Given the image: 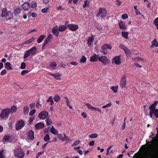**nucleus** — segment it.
Returning a JSON list of instances; mask_svg holds the SVG:
<instances>
[{
  "instance_id": "nucleus-45",
  "label": "nucleus",
  "mask_w": 158,
  "mask_h": 158,
  "mask_svg": "<svg viewBox=\"0 0 158 158\" xmlns=\"http://www.w3.org/2000/svg\"><path fill=\"white\" fill-rule=\"evenodd\" d=\"M49 10V8L48 7L42 9L41 10V11L43 13H47Z\"/></svg>"
},
{
  "instance_id": "nucleus-24",
  "label": "nucleus",
  "mask_w": 158,
  "mask_h": 158,
  "mask_svg": "<svg viewBox=\"0 0 158 158\" xmlns=\"http://www.w3.org/2000/svg\"><path fill=\"white\" fill-rule=\"evenodd\" d=\"M66 28L67 27L64 25H60L59 26L58 31L61 32L64 31L65 30H66Z\"/></svg>"
},
{
  "instance_id": "nucleus-25",
  "label": "nucleus",
  "mask_w": 158,
  "mask_h": 158,
  "mask_svg": "<svg viewBox=\"0 0 158 158\" xmlns=\"http://www.w3.org/2000/svg\"><path fill=\"white\" fill-rule=\"evenodd\" d=\"M35 39L34 37H32L31 39L28 40L27 41L24 42V44H31L32 42L34 41Z\"/></svg>"
},
{
  "instance_id": "nucleus-19",
  "label": "nucleus",
  "mask_w": 158,
  "mask_h": 158,
  "mask_svg": "<svg viewBox=\"0 0 158 158\" xmlns=\"http://www.w3.org/2000/svg\"><path fill=\"white\" fill-rule=\"evenodd\" d=\"M28 51L30 54L32 55H33L36 53V48L35 47H33L28 49Z\"/></svg>"
},
{
  "instance_id": "nucleus-36",
  "label": "nucleus",
  "mask_w": 158,
  "mask_h": 158,
  "mask_svg": "<svg viewBox=\"0 0 158 158\" xmlns=\"http://www.w3.org/2000/svg\"><path fill=\"white\" fill-rule=\"evenodd\" d=\"M86 106H87V108L92 111H94L95 107L92 106L89 103H87L86 104Z\"/></svg>"
},
{
  "instance_id": "nucleus-43",
  "label": "nucleus",
  "mask_w": 158,
  "mask_h": 158,
  "mask_svg": "<svg viewBox=\"0 0 158 158\" xmlns=\"http://www.w3.org/2000/svg\"><path fill=\"white\" fill-rule=\"evenodd\" d=\"M86 58L85 57L84 55H83L82 56L81 58V59L80 62H81L84 63L86 62Z\"/></svg>"
},
{
  "instance_id": "nucleus-26",
  "label": "nucleus",
  "mask_w": 158,
  "mask_h": 158,
  "mask_svg": "<svg viewBox=\"0 0 158 158\" xmlns=\"http://www.w3.org/2000/svg\"><path fill=\"white\" fill-rule=\"evenodd\" d=\"M21 11V9L20 7H18L15 9L14 10V12L15 15H16L19 14Z\"/></svg>"
},
{
  "instance_id": "nucleus-5",
  "label": "nucleus",
  "mask_w": 158,
  "mask_h": 158,
  "mask_svg": "<svg viewBox=\"0 0 158 158\" xmlns=\"http://www.w3.org/2000/svg\"><path fill=\"white\" fill-rule=\"evenodd\" d=\"M25 125L24 121L23 120L19 121L17 122L15 124V129L18 131L21 129Z\"/></svg>"
},
{
  "instance_id": "nucleus-48",
  "label": "nucleus",
  "mask_w": 158,
  "mask_h": 158,
  "mask_svg": "<svg viewBox=\"0 0 158 158\" xmlns=\"http://www.w3.org/2000/svg\"><path fill=\"white\" fill-rule=\"evenodd\" d=\"M46 125L47 126H50L52 124V122L50 119H46Z\"/></svg>"
},
{
  "instance_id": "nucleus-23",
  "label": "nucleus",
  "mask_w": 158,
  "mask_h": 158,
  "mask_svg": "<svg viewBox=\"0 0 158 158\" xmlns=\"http://www.w3.org/2000/svg\"><path fill=\"white\" fill-rule=\"evenodd\" d=\"M151 44H152L151 47L154 46L155 47H158V43L156 40L155 39L152 41Z\"/></svg>"
},
{
  "instance_id": "nucleus-34",
  "label": "nucleus",
  "mask_w": 158,
  "mask_h": 158,
  "mask_svg": "<svg viewBox=\"0 0 158 158\" xmlns=\"http://www.w3.org/2000/svg\"><path fill=\"white\" fill-rule=\"evenodd\" d=\"M29 111V109L28 106H25L23 108V112L24 114H28Z\"/></svg>"
},
{
  "instance_id": "nucleus-50",
  "label": "nucleus",
  "mask_w": 158,
  "mask_h": 158,
  "mask_svg": "<svg viewBox=\"0 0 158 158\" xmlns=\"http://www.w3.org/2000/svg\"><path fill=\"white\" fill-rule=\"evenodd\" d=\"M4 151L3 149L0 150V158H5V156L3 155V152Z\"/></svg>"
},
{
  "instance_id": "nucleus-58",
  "label": "nucleus",
  "mask_w": 158,
  "mask_h": 158,
  "mask_svg": "<svg viewBox=\"0 0 158 158\" xmlns=\"http://www.w3.org/2000/svg\"><path fill=\"white\" fill-rule=\"evenodd\" d=\"M111 105V103H109L107 104L106 105L102 106V108H106L108 107H110Z\"/></svg>"
},
{
  "instance_id": "nucleus-46",
  "label": "nucleus",
  "mask_w": 158,
  "mask_h": 158,
  "mask_svg": "<svg viewBox=\"0 0 158 158\" xmlns=\"http://www.w3.org/2000/svg\"><path fill=\"white\" fill-rule=\"evenodd\" d=\"M128 18V15L126 14H123L122 15V18L123 19H125Z\"/></svg>"
},
{
  "instance_id": "nucleus-53",
  "label": "nucleus",
  "mask_w": 158,
  "mask_h": 158,
  "mask_svg": "<svg viewBox=\"0 0 158 158\" xmlns=\"http://www.w3.org/2000/svg\"><path fill=\"white\" fill-rule=\"evenodd\" d=\"M149 138H152V139H153V140L151 141L150 142H148L149 143H152L154 142V141H155L156 140L155 138L154 137H152V135H150L149 136Z\"/></svg>"
},
{
  "instance_id": "nucleus-27",
  "label": "nucleus",
  "mask_w": 158,
  "mask_h": 158,
  "mask_svg": "<svg viewBox=\"0 0 158 158\" xmlns=\"http://www.w3.org/2000/svg\"><path fill=\"white\" fill-rule=\"evenodd\" d=\"M50 132L54 135H57L58 133V131L55 129L53 126H52V127L51 128Z\"/></svg>"
},
{
  "instance_id": "nucleus-6",
  "label": "nucleus",
  "mask_w": 158,
  "mask_h": 158,
  "mask_svg": "<svg viewBox=\"0 0 158 158\" xmlns=\"http://www.w3.org/2000/svg\"><path fill=\"white\" fill-rule=\"evenodd\" d=\"M53 36L52 34H49L47 36L46 39L44 40L43 46H42V49H43L46 46V44L49 42H52V40L53 38Z\"/></svg>"
},
{
  "instance_id": "nucleus-29",
  "label": "nucleus",
  "mask_w": 158,
  "mask_h": 158,
  "mask_svg": "<svg viewBox=\"0 0 158 158\" xmlns=\"http://www.w3.org/2000/svg\"><path fill=\"white\" fill-rule=\"evenodd\" d=\"M112 48L111 46L109 44H105L102 45L101 47V48L107 49H111Z\"/></svg>"
},
{
  "instance_id": "nucleus-44",
  "label": "nucleus",
  "mask_w": 158,
  "mask_h": 158,
  "mask_svg": "<svg viewBox=\"0 0 158 158\" xmlns=\"http://www.w3.org/2000/svg\"><path fill=\"white\" fill-rule=\"evenodd\" d=\"M58 137L62 141H64L65 140V138L62 137L61 134H58Z\"/></svg>"
},
{
  "instance_id": "nucleus-2",
  "label": "nucleus",
  "mask_w": 158,
  "mask_h": 158,
  "mask_svg": "<svg viewBox=\"0 0 158 158\" xmlns=\"http://www.w3.org/2000/svg\"><path fill=\"white\" fill-rule=\"evenodd\" d=\"M14 155L16 157L23 158L24 153L21 148H19L14 150Z\"/></svg>"
},
{
  "instance_id": "nucleus-54",
  "label": "nucleus",
  "mask_w": 158,
  "mask_h": 158,
  "mask_svg": "<svg viewBox=\"0 0 158 158\" xmlns=\"http://www.w3.org/2000/svg\"><path fill=\"white\" fill-rule=\"evenodd\" d=\"M80 143V141L79 140L75 141L72 145V146H76L78 145Z\"/></svg>"
},
{
  "instance_id": "nucleus-37",
  "label": "nucleus",
  "mask_w": 158,
  "mask_h": 158,
  "mask_svg": "<svg viewBox=\"0 0 158 158\" xmlns=\"http://www.w3.org/2000/svg\"><path fill=\"white\" fill-rule=\"evenodd\" d=\"M30 54L28 51V50L26 51L25 52L23 58L24 59H25L27 58L28 56H29L30 55Z\"/></svg>"
},
{
  "instance_id": "nucleus-14",
  "label": "nucleus",
  "mask_w": 158,
  "mask_h": 158,
  "mask_svg": "<svg viewBox=\"0 0 158 158\" xmlns=\"http://www.w3.org/2000/svg\"><path fill=\"white\" fill-rule=\"evenodd\" d=\"M99 55L96 54H94L91 56L90 57V61L92 62L97 61L98 60L99 58Z\"/></svg>"
},
{
  "instance_id": "nucleus-57",
  "label": "nucleus",
  "mask_w": 158,
  "mask_h": 158,
  "mask_svg": "<svg viewBox=\"0 0 158 158\" xmlns=\"http://www.w3.org/2000/svg\"><path fill=\"white\" fill-rule=\"evenodd\" d=\"M6 72V71L5 69H3L1 72L0 74L2 75H3L5 74Z\"/></svg>"
},
{
  "instance_id": "nucleus-28",
  "label": "nucleus",
  "mask_w": 158,
  "mask_h": 158,
  "mask_svg": "<svg viewBox=\"0 0 158 158\" xmlns=\"http://www.w3.org/2000/svg\"><path fill=\"white\" fill-rule=\"evenodd\" d=\"M10 136L9 134H6L4 135L3 137V140L6 141L9 140L10 138Z\"/></svg>"
},
{
  "instance_id": "nucleus-62",
  "label": "nucleus",
  "mask_w": 158,
  "mask_h": 158,
  "mask_svg": "<svg viewBox=\"0 0 158 158\" xmlns=\"http://www.w3.org/2000/svg\"><path fill=\"white\" fill-rule=\"evenodd\" d=\"M156 157V155L153 153H151L150 155H149L148 158H155Z\"/></svg>"
},
{
  "instance_id": "nucleus-32",
  "label": "nucleus",
  "mask_w": 158,
  "mask_h": 158,
  "mask_svg": "<svg viewBox=\"0 0 158 158\" xmlns=\"http://www.w3.org/2000/svg\"><path fill=\"white\" fill-rule=\"evenodd\" d=\"M127 57H129L130 56L131 53L130 52V50L129 49L127 48L126 50L124 51Z\"/></svg>"
},
{
  "instance_id": "nucleus-49",
  "label": "nucleus",
  "mask_w": 158,
  "mask_h": 158,
  "mask_svg": "<svg viewBox=\"0 0 158 158\" xmlns=\"http://www.w3.org/2000/svg\"><path fill=\"white\" fill-rule=\"evenodd\" d=\"M119 47L123 49L124 51H125L127 48H126L124 45L122 44H120L119 45Z\"/></svg>"
},
{
  "instance_id": "nucleus-15",
  "label": "nucleus",
  "mask_w": 158,
  "mask_h": 158,
  "mask_svg": "<svg viewBox=\"0 0 158 158\" xmlns=\"http://www.w3.org/2000/svg\"><path fill=\"white\" fill-rule=\"evenodd\" d=\"M58 30V28L57 26L54 27L52 30V33L56 36H58L59 34Z\"/></svg>"
},
{
  "instance_id": "nucleus-22",
  "label": "nucleus",
  "mask_w": 158,
  "mask_h": 158,
  "mask_svg": "<svg viewBox=\"0 0 158 158\" xmlns=\"http://www.w3.org/2000/svg\"><path fill=\"white\" fill-rule=\"evenodd\" d=\"M17 110V107L13 105L11 107L10 109L9 108L10 113H13L16 112Z\"/></svg>"
},
{
  "instance_id": "nucleus-41",
  "label": "nucleus",
  "mask_w": 158,
  "mask_h": 158,
  "mask_svg": "<svg viewBox=\"0 0 158 158\" xmlns=\"http://www.w3.org/2000/svg\"><path fill=\"white\" fill-rule=\"evenodd\" d=\"M90 138H96L98 137L97 134L96 133L92 134L89 136Z\"/></svg>"
},
{
  "instance_id": "nucleus-56",
  "label": "nucleus",
  "mask_w": 158,
  "mask_h": 158,
  "mask_svg": "<svg viewBox=\"0 0 158 158\" xmlns=\"http://www.w3.org/2000/svg\"><path fill=\"white\" fill-rule=\"evenodd\" d=\"M116 2L117 5L118 6H119L122 3V2L119 0H115Z\"/></svg>"
},
{
  "instance_id": "nucleus-30",
  "label": "nucleus",
  "mask_w": 158,
  "mask_h": 158,
  "mask_svg": "<svg viewBox=\"0 0 158 158\" xmlns=\"http://www.w3.org/2000/svg\"><path fill=\"white\" fill-rule=\"evenodd\" d=\"M5 66V68L7 69H12L11 64L8 62H6V63Z\"/></svg>"
},
{
  "instance_id": "nucleus-39",
  "label": "nucleus",
  "mask_w": 158,
  "mask_h": 158,
  "mask_svg": "<svg viewBox=\"0 0 158 158\" xmlns=\"http://www.w3.org/2000/svg\"><path fill=\"white\" fill-rule=\"evenodd\" d=\"M66 103L67 105L69 106V108L72 109V104L71 103V102H69L68 99H67V100L66 101Z\"/></svg>"
},
{
  "instance_id": "nucleus-18",
  "label": "nucleus",
  "mask_w": 158,
  "mask_h": 158,
  "mask_svg": "<svg viewBox=\"0 0 158 158\" xmlns=\"http://www.w3.org/2000/svg\"><path fill=\"white\" fill-rule=\"evenodd\" d=\"M50 75L53 76L57 80H60V76L61 74H59V73H55L54 74L50 73Z\"/></svg>"
},
{
  "instance_id": "nucleus-11",
  "label": "nucleus",
  "mask_w": 158,
  "mask_h": 158,
  "mask_svg": "<svg viewBox=\"0 0 158 158\" xmlns=\"http://www.w3.org/2000/svg\"><path fill=\"white\" fill-rule=\"evenodd\" d=\"M120 56H117L113 58L112 61V63L118 65L121 63Z\"/></svg>"
},
{
  "instance_id": "nucleus-63",
  "label": "nucleus",
  "mask_w": 158,
  "mask_h": 158,
  "mask_svg": "<svg viewBox=\"0 0 158 158\" xmlns=\"http://www.w3.org/2000/svg\"><path fill=\"white\" fill-rule=\"evenodd\" d=\"M47 102H50L51 105H52L53 104L54 102L53 99H47Z\"/></svg>"
},
{
  "instance_id": "nucleus-60",
  "label": "nucleus",
  "mask_w": 158,
  "mask_h": 158,
  "mask_svg": "<svg viewBox=\"0 0 158 158\" xmlns=\"http://www.w3.org/2000/svg\"><path fill=\"white\" fill-rule=\"evenodd\" d=\"M154 115L156 118H158V109L156 110Z\"/></svg>"
},
{
  "instance_id": "nucleus-21",
  "label": "nucleus",
  "mask_w": 158,
  "mask_h": 158,
  "mask_svg": "<svg viewBox=\"0 0 158 158\" xmlns=\"http://www.w3.org/2000/svg\"><path fill=\"white\" fill-rule=\"evenodd\" d=\"M46 36L44 35H40L37 40V42L38 44H40L41 42L45 38Z\"/></svg>"
},
{
  "instance_id": "nucleus-40",
  "label": "nucleus",
  "mask_w": 158,
  "mask_h": 158,
  "mask_svg": "<svg viewBox=\"0 0 158 158\" xmlns=\"http://www.w3.org/2000/svg\"><path fill=\"white\" fill-rule=\"evenodd\" d=\"M50 139V137L48 134L46 135L44 137V139L45 141H47Z\"/></svg>"
},
{
  "instance_id": "nucleus-20",
  "label": "nucleus",
  "mask_w": 158,
  "mask_h": 158,
  "mask_svg": "<svg viewBox=\"0 0 158 158\" xmlns=\"http://www.w3.org/2000/svg\"><path fill=\"white\" fill-rule=\"evenodd\" d=\"M119 28L121 29H124L126 30L127 27H126L125 23L122 21H121L119 23Z\"/></svg>"
},
{
  "instance_id": "nucleus-1",
  "label": "nucleus",
  "mask_w": 158,
  "mask_h": 158,
  "mask_svg": "<svg viewBox=\"0 0 158 158\" xmlns=\"http://www.w3.org/2000/svg\"><path fill=\"white\" fill-rule=\"evenodd\" d=\"M2 16L5 17L6 19L9 20L12 18L13 14L12 12L8 11L6 9L4 8L2 9Z\"/></svg>"
},
{
  "instance_id": "nucleus-42",
  "label": "nucleus",
  "mask_w": 158,
  "mask_h": 158,
  "mask_svg": "<svg viewBox=\"0 0 158 158\" xmlns=\"http://www.w3.org/2000/svg\"><path fill=\"white\" fill-rule=\"evenodd\" d=\"M89 1H88L87 0L85 1L84 2V5L83 6V7L85 8L87 6H89Z\"/></svg>"
},
{
  "instance_id": "nucleus-31",
  "label": "nucleus",
  "mask_w": 158,
  "mask_h": 158,
  "mask_svg": "<svg viewBox=\"0 0 158 158\" xmlns=\"http://www.w3.org/2000/svg\"><path fill=\"white\" fill-rule=\"evenodd\" d=\"M128 33L127 32L122 31V35L123 37L126 39H128Z\"/></svg>"
},
{
  "instance_id": "nucleus-38",
  "label": "nucleus",
  "mask_w": 158,
  "mask_h": 158,
  "mask_svg": "<svg viewBox=\"0 0 158 158\" xmlns=\"http://www.w3.org/2000/svg\"><path fill=\"white\" fill-rule=\"evenodd\" d=\"M153 24L156 26L157 29L158 30V18H156L154 20Z\"/></svg>"
},
{
  "instance_id": "nucleus-17",
  "label": "nucleus",
  "mask_w": 158,
  "mask_h": 158,
  "mask_svg": "<svg viewBox=\"0 0 158 158\" xmlns=\"http://www.w3.org/2000/svg\"><path fill=\"white\" fill-rule=\"evenodd\" d=\"M95 38V36L94 35H91L90 37L88 38L87 40V44L89 45H90L92 41H93Z\"/></svg>"
},
{
  "instance_id": "nucleus-3",
  "label": "nucleus",
  "mask_w": 158,
  "mask_h": 158,
  "mask_svg": "<svg viewBox=\"0 0 158 158\" xmlns=\"http://www.w3.org/2000/svg\"><path fill=\"white\" fill-rule=\"evenodd\" d=\"M9 108H7L2 110L0 114V117L2 118H7L10 114Z\"/></svg>"
},
{
  "instance_id": "nucleus-47",
  "label": "nucleus",
  "mask_w": 158,
  "mask_h": 158,
  "mask_svg": "<svg viewBox=\"0 0 158 158\" xmlns=\"http://www.w3.org/2000/svg\"><path fill=\"white\" fill-rule=\"evenodd\" d=\"M26 67V64L24 62H23L21 64V65L20 66V68L22 69H25Z\"/></svg>"
},
{
  "instance_id": "nucleus-10",
  "label": "nucleus",
  "mask_w": 158,
  "mask_h": 158,
  "mask_svg": "<svg viewBox=\"0 0 158 158\" xmlns=\"http://www.w3.org/2000/svg\"><path fill=\"white\" fill-rule=\"evenodd\" d=\"M67 27L71 31H75L77 30L78 27L77 25L69 24L67 26Z\"/></svg>"
},
{
  "instance_id": "nucleus-35",
  "label": "nucleus",
  "mask_w": 158,
  "mask_h": 158,
  "mask_svg": "<svg viewBox=\"0 0 158 158\" xmlns=\"http://www.w3.org/2000/svg\"><path fill=\"white\" fill-rule=\"evenodd\" d=\"M30 6L32 8H35L37 6L36 2L35 1H32L30 4Z\"/></svg>"
},
{
  "instance_id": "nucleus-16",
  "label": "nucleus",
  "mask_w": 158,
  "mask_h": 158,
  "mask_svg": "<svg viewBox=\"0 0 158 158\" xmlns=\"http://www.w3.org/2000/svg\"><path fill=\"white\" fill-rule=\"evenodd\" d=\"M44 127V124L41 123H38L35 125V127L36 130H39L40 129Z\"/></svg>"
},
{
  "instance_id": "nucleus-13",
  "label": "nucleus",
  "mask_w": 158,
  "mask_h": 158,
  "mask_svg": "<svg viewBox=\"0 0 158 158\" xmlns=\"http://www.w3.org/2000/svg\"><path fill=\"white\" fill-rule=\"evenodd\" d=\"M30 7V4L28 2L24 3L22 5V8L24 11L28 10Z\"/></svg>"
},
{
  "instance_id": "nucleus-7",
  "label": "nucleus",
  "mask_w": 158,
  "mask_h": 158,
  "mask_svg": "<svg viewBox=\"0 0 158 158\" xmlns=\"http://www.w3.org/2000/svg\"><path fill=\"white\" fill-rule=\"evenodd\" d=\"M27 137L29 140H34V132L32 130H30L27 133Z\"/></svg>"
},
{
  "instance_id": "nucleus-61",
  "label": "nucleus",
  "mask_w": 158,
  "mask_h": 158,
  "mask_svg": "<svg viewBox=\"0 0 158 158\" xmlns=\"http://www.w3.org/2000/svg\"><path fill=\"white\" fill-rule=\"evenodd\" d=\"M36 106L38 108H40L41 107V105L40 104L39 101H38L36 103Z\"/></svg>"
},
{
  "instance_id": "nucleus-55",
  "label": "nucleus",
  "mask_w": 158,
  "mask_h": 158,
  "mask_svg": "<svg viewBox=\"0 0 158 158\" xmlns=\"http://www.w3.org/2000/svg\"><path fill=\"white\" fill-rule=\"evenodd\" d=\"M35 112V109L32 110L30 112L29 114L30 116H32Z\"/></svg>"
},
{
  "instance_id": "nucleus-33",
  "label": "nucleus",
  "mask_w": 158,
  "mask_h": 158,
  "mask_svg": "<svg viewBox=\"0 0 158 158\" xmlns=\"http://www.w3.org/2000/svg\"><path fill=\"white\" fill-rule=\"evenodd\" d=\"M118 88V86H112L111 87L110 89L114 93H116L118 91L117 89Z\"/></svg>"
},
{
  "instance_id": "nucleus-8",
  "label": "nucleus",
  "mask_w": 158,
  "mask_h": 158,
  "mask_svg": "<svg viewBox=\"0 0 158 158\" xmlns=\"http://www.w3.org/2000/svg\"><path fill=\"white\" fill-rule=\"evenodd\" d=\"M98 60L101 61L103 64H106L110 63V61L105 56H102L99 57Z\"/></svg>"
},
{
  "instance_id": "nucleus-51",
  "label": "nucleus",
  "mask_w": 158,
  "mask_h": 158,
  "mask_svg": "<svg viewBox=\"0 0 158 158\" xmlns=\"http://www.w3.org/2000/svg\"><path fill=\"white\" fill-rule=\"evenodd\" d=\"M29 72V71L27 70H23L21 72V75H24L25 74H27Z\"/></svg>"
},
{
  "instance_id": "nucleus-64",
  "label": "nucleus",
  "mask_w": 158,
  "mask_h": 158,
  "mask_svg": "<svg viewBox=\"0 0 158 158\" xmlns=\"http://www.w3.org/2000/svg\"><path fill=\"white\" fill-rule=\"evenodd\" d=\"M57 66V64L55 63V62H52L51 63V64L50 65V66L51 67H56Z\"/></svg>"
},
{
  "instance_id": "nucleus-52",
  "label": "nucleus",
  "mask_w": 158,
  "mask_h": 158,
  "mask_svg": "<svg viewBox=\"0 0 158 158\" xmlns=\"http://www.w3.org/2000/svg\"><path fill=\"white\" fill-rule=\"evenodd\" d=\"M48 99H60V98L59 95H56V96H55L53 98L51 96L49 97Z\"/></svg>"
},
{
  "instance_id": "nucleus-9",
  "label": "nucleus",
  "mask_w": 158,
  "mask_h": 158,
  "mask_svg": "<svg viewBox=\"0 0 158 158\" xmlns=\"http://www.w3.org/2000/svg\"><path fill=\"white\" fill-rule=\"evenodd\" d=\"M48 114V113L45 111H43L40 112L39 115V117L40 119H44L47 118Z\"/></svg>"
},
{
  "instance_id": "nucleus-4",
  "label": "nucleus",
  "mask_w": 158,
  "mask_h": 158,
  "mask_svg": "<svg viewBox=\"0 0 158 158\" xmlns=\"http://www.w3.org/2000/svg\"><path fill=\"white\" fill-rule=\"evenodd\" d=\"M107 15V11L105 8H100L97 16H100L102 19H104Z\"/></svg>"
},
{
  "instance_id": "nucleus-59",
  "label": "nucleus",
  "mask_w": 158,
  "mask_h": 158,
  "mask_svg": "<svg viewBox=\"0 0 158 158\" xmlns=\"http://www.w3.org/2000/svg\"><path fill=\"white\" fill-rule=\"evenodd\" d=\"M102 52L104 54H106L108 53V52L106 50V49L102 48Z\"/></svg>"
},
{
  "instance_id": "nucleus-12",
  "label": "nucleus",
  "mask_w": 158,
  "mask_h": 158,
  "mask_svg": "<svg viewBox=\"0 0 158 158\" xmlns=\"http://www.w3.org/2000/svg\"><path fill=\"white\" fill-rule=\"evenodd\" d=\"M126 77H125L122 78L120 81V87L123 88L125 86L126 84Z\"/></svg>"
}]
</instances>
